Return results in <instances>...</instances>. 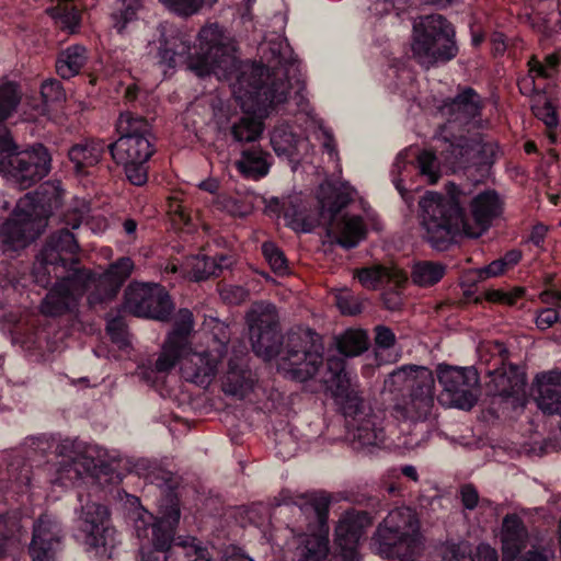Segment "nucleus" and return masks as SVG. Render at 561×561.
I'll use <instances>...</instances> for the list:
<instances>
[{
    "instance_id": "obj_52",
    "label": "nucleus",
    "mask_w": 561,
    "mask_h": 561,
    "mask_svg": "<svg viewBox=\"0 0 561 561\" xmlns=\"http://www.w3.org/2000/svg\"><path fill=\"white\" fill-rule=\"evenodd\" d=\"M534 114L541 119L548 127H554L558 124V116L552 104L543 96L538 94L531 105Z\"/></svg>"
},
{
    "instance_id": "obj_54",
    "label": "nucleus",
    "mask_w": 561,
    "mask_h": 561,
    "mask_svg": "<svg viewBox=\"0 0 561 561\" xmlns=\"http://www.w3.org/2000/svg\"><path fill=\"white\" fill-rule=\"evenodd\" d=\"M168 213L175 225L191 226V213L180 198L174 196L169 199Z\"/></svg>"
},
{
    "instance_id": "obj_39",
    "label": "nucleus",
    "mask_w": 561,
    "mask_h": 561,
    "mask_svg": "<svg viewBox=\"0 0 561 561\" xmlns=\"http://www.w3.org/2000/svg\"><path fill=\"white\" fill-rule=\"evenodd\" d=\"M87 50L83 46L73 45L68 47L56 61L57 73L64 79L75 77L87 62Z\"/></svg>"
},
{
    "instance_id": "obj_16",
    "label": "nucleus",
    "mask_w": 561,
    "mask_h": 561,
    "mask_svg": "<svg viewBox=\"0 0 561 561\" xmlns=\"http://www.w3.org/2000/svg\"><path fill=\"white\" fill-rule=\"evenodd\" d=\"M253 352L265 360L282 356L279 317L274 305L254 304L247 313Z\"/></svg>"
},
{
    "instance_id": "obj_26",
    "label": "nucleus",
    "mask_w": 561,
    "mask_h": 561,
    "mask_svg": "<svg viewBox=\"0 0 561 561\" xmlns=\"http://www.w3.org/2000/svg\"><path fill=\"white\" fill-rule=\"evenodd\" d=\"M373 524L365 512H346L335 528V543L340 548L341 561H359L357 545L365 529Z\"/></svg>"
},
{
    "instance_id": "obj_20",
    "label": "nucleus",
    "mask_w": 561,
    "mask_h": 561,
    "mask_svg": "<svg viewBox=\"0 0 561 561\" xmlns=\"http://www.w3.org/2000/svg\"><path fill=\"white\" fill-rule=\"evenodd\" d=\"M437 378L450 405L470 410L478 401L479 375L476 369L439 365Z\"/></svg>"
},
{
    "instance_id": "obj_24",
    "label": "nucleus",
    "mask_w": 561,
    "mask_h": 561,
    "mask_svg": "<svg viewBox=\"0 0 561 561\" xmlns=\"http://www.w3.org/2000/svg\"><path fill=\"white\" fill-rule=\"evenodd\" d=\"M77 271L61 274L56 278L55 286L48 291L41 304V313L46 317H59L71 312L78 305L79 298L89 291L83 284L72 282Z\"/></svg>"
},
{
    "instance_id": "obj_25",
    "label": "nucleus",
    "mask_w": 561,
    "mask_h": 561,
    "mask_svg": "<svg viewBox=\"0 0 561 561\" xmlns=\"http://www.w3.org/2000/svg\"><path fill=\"white\" fill-rule=\"evenodd\" d=\"M57 454L62 457L58 468L57 483L68 485L80 479L81 470L79 467L89 469L93 463L94 455L98 454L95 446H87L75 439H64L57 446Z\"/></svg>"
},
{
    "instance_id": "obj_53",
    "label": "nucleus",
    "mask_w": 561,
    "mask_h": 561,
    "mask_svg": "<svg viewBox=\"0 0 561 561\" xmlns=\"http://www.w3.org/2000/svg\"><path fill=\"white\" fill-rule=\"evenodd\" d=\"M336 305L340 311L346 316H355L363 309V301L359 297L354 296L350 290H340L335 296Z\"/></svg>"
},
{
    "instance_id": "obj_28",
    "label": "nucleus",
    "mask_w": 561,
    "mask_h": 561,
    "mask_svg": "<svg viewBox=\"0 0 561 561\" xmlns=\"http://www.w3.org/2000/svg\"><path fill=\"white\" fill-rule=\"evenodd\" d=\"M60 537L56 523L47 516L37 520L33 530V539L30 546V554L33 561H55L59 550Z\"/></svg>"
},
{
    "instance_id": "obj_63",
    "label": "nucleus",
    "mask_w": 561,
    "mask_h": 561,
    "mask_svg": "<svg viewBox=\"0 0 561 561\" xmlns=\"http://www.w3.org/2000/svg\"><path fill=\"white\" fill-rule=\"evenodd\" d=\"M317 138L322 141L323 148L329 152L331 157H336V148L333 135L327 128L320 127L317 130Z\"/></svg>"
},
{
    "instance_id": "obj_15",
    "label": "nucleus",
    "mask_w": 561,
    "mask_h": 561,
    "mask_svg": "<svg viewBox=\"0 0 561 561\" xmlns=\"http://www.w3.org/2000/svg\"><path fill=\"white\" fill-rule=\"evenodd\" d=\"M51 157L42 144L8 154L0 161V172L12 184L26 190L50 171Z\"/></svg>"
},
{
    "instance_id": "obj_55",
    "label": "nucleus",
    "mask_w": 561,
    "mask_h": 561,
    "mask_svg": "<svg viewBox=\"0 0 561 561\" xmlns=\"http://www.w3.org/2000/svg\"><path fill=\"white\" fill-rule=\"evenodd\" d=\"M525 290L522 287H515L512 290L491 289L485 293V298L491 302H500L512 306L522 298Z\"/></svg>"
},
{
    "instance_id": "obj_18",
    "label": "nucleus",
    "mask_w": 561,
    "mask_h": 561,
    "mask_svg": "<svg viewBox=\"0 0 561 561\" xmlns=\"http://www.w3.org/2000/svg\"><path fill=\"white\" fill-rule=\"evenodd\" d=\"M124 308L137 317L168 322L171 319L174 305L162 286L131 283L125 290Z\"/></svg>"
},
{
    "instance_id": "obj_49",
    "label": "nucleus",
    "mask_w": 561,
    "mask_h": 561,
    "mask_svg": "<svg viewBox=\"0 0 561 561\" xmlns=\"http://www.w3.org/2000/svg\"><path fill=\"white\" fill-rule=\"evenodd\" d=\"M440 561H473L471 547L467 541L446 542L439 548Z\"/></svg>"
},
{
    "instance_id": "obj_35",
    "label": "nucleus",
    "mask_w": 561,
    "mask_h": 561,
    "mask_svg": "<svg viewBox=\"0 0 561 561\" xmlns=\"http://www.w3.org/2000/svg\"><path fill=\"white\" fill-rule=\"evenodd\" d=\"M559 62L560 58L557 54L548 55L543 62L533 56L528 60L529 75L518 81L519 91L523 94H533L535 92V78H552L558 73Z\"/></svg>"
},
{
    "instance_id": "obj_45",
    "label": "nucleus",
    "mask_w": 561,
    "mask_h": 561,
    "mask_svg": "<svg viewBox=\"0 0 561 561\" xmlns=\"http://www.w3.org/2000/svg\"><path fill=\"white\" fill-rule=\"evenodd\" d=\"M165 9L170 12L188 18L197 14L205 7L211 8L217 0H160Z\"/></svg>"
},
{
    "instance_id": "obj_3",
    "label": "nucleus",
    "mask_w": 561,
    "mask_h": 561,
    "mask_svg": "<svg viewBox=\"0 0 561 561\" xmlns=\"http://www.w3.org/2000/svg\"><path fill=\"white\" fill-rule=\"evenodd\" d=\"M193 329L192 311L180 309L173 329L168 333L154 362L153 370L168 374L180 364V374L185 381L207 388L215 379L224 356L218 350H210V346L193 351L188 340Z\"/></svg>"
},
{
    "instance_id": "obj_10",
    "label": "nucleus",
    "mask_w": 561,
    "mask_h": 561,
    "mask_svg": "<svg viewBox=\"0 0 561 561\" xmlns=\"http://www.w3.org/2000/svg\"><path fill=\"white\" fill-rule=\"evenodd\" d=\"M323 364L320 336L310 329L298 328L287 333L277 368L285 376L304 382L313 378Z\"/></svg>"
},
{
    "instance_id": "obj_1",
    "label": "nucleus",
    "mask_w": 561,
    "mask_h": 561,
    "mask_svg": "<svg viewBox=\"0 0 561 561\" xmlns=\"http://www.w3.org/2000/svg\"><path fill=\"white\" fill-rule=\"evenodd\" d=\"M283 42L277 50L271 48L275 58L272 71L263 65H252L233 84V94L245 114L231 127L234 140L252 142L257 140L264 129L263 116L268 108L287 100L290 88L289 78L296 79L298 65L291 57L282 53Z\"/></svg>"
},
{
    "instance_id": "obj_19",
    "label": "nucleus",
    "mask_w": 561,
    "mask_h": 561,
    "mask_svg": "<svg viewBox=\"0 0 561 561\" xmlns=\"http://www.w3.org/2000/svg\"><path fill=\"white\" fill-rule=\"evenodd\" d=\"M483 352L491 353L494 357V369L488 370L491 376V385L494 393L503 398H513L518 404L524 405L526 377L517 367L505 365L507 350L503 343L490 342L480 348V358L484 360Z\"/></svg>"
},
{
    "instance_id": "obj_5",
    "label": "nucleus",
    "mask_w": 561,
    "mask_h": 561,
    "mask_svg": "<svg viewBox=\"0 0 561 561\" xmlns=\"http://www.w3.org/2000/svg\"><path fill=\"white\" fill-rule=\"evenodd\" d=\"M382 391L394 401L391 411L394 419L423 422L434 407V374L426 366L402 365L386 377Z\"/></svg>"
},
{
    "instance_id": "obj_57",
    "label": "nucleus",
    "mask_w": 561,
    "mask_h": 561,
    "mask_svg": "<svg viewBox=\"0 0 561 561\" xmlns=\"http://www.w3.org/2000/svg\"><path fill=\"white\" fill-rule=\"evenodd\" d=\"M220 296L230 305H239L248 298L249 293L242 286L228 285L221 288Z\"/></svg>"
},
{
    "instance_id": "obj_29",
    "label": "nucleus",
    "mask_w": 561,
    "mask_h": 561,
    "mask_svg": "<svg viewBox=\"0 0 561 561\" xmlns=\"http://www.w3.org/2000/svg\"><path fill=\"white\" fill-rule=\"evenodd\" d=\"M325 222L329 233L345 249L355 248L366 237V226L360 216L345 214Z\"/></svg>"
},
{
    "instance_id": "obj_42",
    "label": "nucleus",
    "mask_w": 561,
    "mask_h": 561,
    "mask_svg": "<svg viewBox=\"0 0 561 561\" xmlns=\"http://www.w3.org/2000/svg\"><path fill=\"white\" fill-rule=\"evenodd\" d=\"M21 99L22 92L16 82L0 81V123L8 119L16 111Z\"/></svg>"
},
{
    "instance_id": "obj_23",
    "label": "nucleus",
    "mask_w": 561,
    "mask_h": 561,
    "mask_svg": "<svg viewBox=\"0 0 561 561\" xmlns=\"http://www.w3.org/2000/svg\"><path fill=\"white\" fill-rule=\"evenodd\" d=\"M497 154V145L479 135L471 139L461 138L457 144H449L444 151V160L453 170H456L468 164L492 163Z\"/></svg>"
},
{
    "instance_id": "obj_40",
    "label": "nucleus",
    "mask_w": 561,
    "mask_h": 561,
    "mask_svg": "<svg viewBox=\"0 0 561 561\" xmlns=\"http://www.w3.org/2000/svg\"><path fill=\"white\" fill-rule=\"evenodd\" d=\"M336 346L344 356H358L368 348V335L364 330L348 329L336 339Z\"/></svg>"
},
{
    "instance_id": "obj_64",
    "label": "nucleus",
    "mask_w": 561,
    "mask_h": 561,
    "mask_svg": "<svg viewBox=\"0 0 561 561\" xmlns=\"http://www.w3.org/2000/svg\"><path fill=\"white\" fill-rule=\"evenodd\" d=\"M477 561H499L497 551L488 543H480L477 548Z\"/></svg>"
},
{
    "instance_id": "obj_56",
    "label": "nucleus",
    "mask_w": 561,
    "mask_h": 561,
    "mask_svg": "<svg viewBox=\"0 0 561 561\" xmlns=\"http://www.w3.org/2000/svg\"><path fill=\"white\" fill-rule=\"evenodd\" d=\"M41 95L45 103L60 101L64 98V90L58 80L50 79L42 83Z\"/></svg>"
},
{
    "instance_id": "obj_58",
    "label": "nucleus",
    "mask_w": 561,
    "mask_h": 561,
    "mask_svg": "<svg viewBox=\"0 0 561 561\" xmlns=\"http://www.w3.org/2000/svg\"><path fill=\"white\" fill-rule=\"evenodd\" d=\"M407 165V154L404 152H400L392 165V181L396 186V188L399 191L402 197H404L405 190L402 186V179L400 178L403 169H405Z\"/></svg>"
},
{
    "instance_id": "obj_17",
    "label": "nucleus",
    "mask_w": 561,
    "mask_h": 561,
    "mask_svg": "<svg viewBox=\"0 0 561 561\" xmlns=\"http://www.w3.org/2000/svg\"><path fill=\"white\" fill-rule=\"evenodd\" d=\"M134 270V261L128 256H123L110 264L101 274L92 273L89 270L77 271L72 282L85 285L90 291L89 304L95 305L114 298Z\"/></svg>"
},
{
    "instance_id": "obj_50",
    "label": "nucleus",
    "mask_w": 561,
    "mask_h": 561,
    "mask_svg": "<svg viewBox=\"0 0 561 561\" xmlns=\"http://www.w3.org/2000/svg\"><path fill=\"white\" fill-rule=\"evenodd\" d=\"M417 167L421 175L427 179L430 184H434L439 179V165L436 156L428 150H424L417 156Z\"/></svg>"
},
{
    "instance_id": "obj_47",
    "label": "nucleus",
    "mask_w": 561,
    "mask_h": 561,
    "mask_svg": "<svg viewBox=\"0 0 561 561\" xmlns=\"http://www.w3.org/2000/svg\"><path fill=\"white\" fill-rule=\"evenodd\" d=\"M299 140L296 136L287 130L286 127L275 128L271 136V145L278 154L289 156L297 151Z\"/></svg>"
},
{
    "instance_id": "obj_30",
    "label": "nucleus",
    "mask_w": 561,
    "mask_h": 561,
    "mask_svg": "<svg viewBox=\"0 0 561 561\" xmlns=\"http://www.w3.org/2000/svg\"><path fill=\"white\" fill-rule=\"evenodd\" d=\"M354 277L366 289L376 290L385 285L393 287L402 286L407 280V274L396 266L373 265L354 272Z\"/></svg>"
},
{
    "instance_id": "obj_38",
    "label": "nucleus",
    "mask_w": 561,
    "mask_h": 561,
    "mask_svg": "<svg viewBox=\"0 0 561 561\" xmlns=\"http://www.w3.org/2000/svg\"><path fill=\"white\" fill-rule=\"evenodd\" d=\"M250 375L249 370L230 360L228 371L222 381L224 392L238 399H243L253 388V380Z\"/></svg>"
},
{
    "instance_id": "obj_4",
    "label": "nucleus",
    "mask_w": 561,
    "mask_h": 561,
    "mask_svg": "<svg viewBox=\"0 0 561 561\" xmlns=\"http://www.w3.org/2000/svg\"><path fill=\"white\" fill-rule=\"evenodd\" d=\"M180 515L178 504H172L159 518L144 508L133 513L135 534L141 541L140 561H158L153 552L146 551L150 545L154 551L164 552V561H211L208 550L197 538H174Z\"/></svg>"
},
{
    "instance_id": "obj_6",
    "label": "nucleus",
    "mask_w": 561,
    "mask_h": 561,
    "mask_svg": "<svg viewBox=\"0 0 561 561\" xmlns=\"http://www.w3.org/2000/svg\"><path fill=\"white\" fill-rule=\"evenodd\" d=\"M119 138L107 146L113 160L123 165L127 180L137 186L148 181V161L154 153L149 123L134 114L122 113L117 119Z\"/></svg>"
},
{
    "instance_id": "obj_59",
    "label": "nucleus",
    "mask_w": 561,
    "mask_h": 561,
    "mask_svg": "<svg viewBox=\"0 0 561 561\" xmlns=\"http://www.w3.org/2000/svg\"><path fill=\"white\" fill-rule=\"evenodd\" d=\"M375 332V343L378 348L387 350L394 345L396 335L391 329L378 325L376 327Z\"/></svg>"
},
{
    "instance_id": "obj_62",
    "label": "nucleus",
    "mask_w": 561,
    "mask_h": 561,
    "mask_svg": "<svg viewBox=\"0 0 561 561\" xmlns=\"http://www.w3.org/2000/svg\"><path fill=\"white\" fill-rule=\"evenodd\" d=\"M505 271H507L505 263H503L502 259H499L491 262L488 266L481 268L479 271V277L480 279H486L489 277L502 275Z\"/></svg>"
},
{
    "instance_id": "obj_32",
    "label": "nucleus",
    "mask_w": 561,
    "mask_h": 561,
    "mask_svg": "<svg viewBox=\"0 0 561 561\" xmlns=\"http://www.w3.org/2000/svg\"><path fill=\"white\" fill-rule=\"evenodd\" d=\"M353 194L354 190L348 186L335 187L330 183L321 184L318 193L321 218L325 221L339 217L340 211L352 202Z\"/></svg>"
},
{
    "instance_id": "obj_2",
    "label": "nucleus",
    "mask_w": 561,
    "mask_h": 561,
    "mask_svg": "<svg viewBox=\"0 0 561 561\" xmlns=\"http://www.w3.org/2000/svg\"><path fill=\"white\" fill-rule=\"evenodd\" d=\"M199 54L192 55L191 36L181 31L162 34L159 64L168 69L185 65L198 77L216 75L227 78L236 69L234 47L218 24H206L197 36Z\"/></svg>"
},
{
    "instance_id": "obj_37",
    "label": "nucleus",
    "mask_w": 561,
    "mask_h": 561,
    "mask_svg": "<svg viewBox=\"0 0 561 561\" xmlns=\"http://www.w3.org/2000/svg\"><path fill=\"white\" fill-rule=\"evenodd\" d=\"M354 439L362 447L382 445L386 440V434L381 426V420L375 414H367L364 419L358 420Z\"/></svg>"
},
{
    "instance_id": "obj_21",
    "label": "nucleus",
    "mask_w": 561,
    "mask_h": 561,
    "mask_svg": "<svg viewBox=\"0 0 561 561\" xmlns=\"http://www.w3.org/2000/svg\"><path fill=\"white\" fill-rule=\"evenodd\" d=\"M81 518L87 551L99 558H110L116 546V537L115 529L107 523V508L98 503H88L82 507Z\"/></svg>"
},
{
    "instance_id": "obj_61",
    "label": "nucleus",
    "mask_w": 561,
    "mask_h": 561,
    "mask_svg": "<svg viewBox=\"0 0 561 561\" xmlns=\"http://www.w3.org/2000/svg\"><path fill=\"white\" fill-rule=\"evenodd\" d=\"M559 320V312L553 308L540 310L536 317V324L540 330H547Z\"/></svg>"
},
{
    "instance_id": "obj_43",
    "label": "nucleus",
    "mask_w": 561,
    "mask_h": 561,
    "mask_svg": "<svg viewBox=\"0 0 561 561\" xmlns=\"http://www.w3.org/2000/svg\"><path fill=\"white\" fill-rule=\"evenodd\" d=\"M202 330L211 336V342H208L207 346H210V350H218L224 356L229 339L228 325L217 318L206 317Z\"/></svg>"
},
{
    "instance_id": "obj_48",
    "label": "nucleus",
    "mask_w": 561,
    "mask_h": 561,
    "mask_svg": "<svg viewBox=\"0 0 561 561\" xmlns=\"http://www.w3.org/2000/svg\"><path fill=\"white\" fill-rule=\"evenodd\" d=\"M214 205L232 217H244L251 213V206L245 201L227 194L218 195Z\"/></svg>"
},
{
    "instance_id": "obj_9",
    "label": "nucleus",
    "mask_w": 561,
    "mask_h": 561,
    "mask_svg": "<svg viewBox=\"0 0 561 561\" xmlns=\"http://www.w3.org/2000/svg\"><path fill=\"white\" fill-rule=\"evenodd\" d=\"M331 495L322 490L294 494L284 502L293 504L306 516L308 527L319 534L301 538L294 551L293 561H324L329 554L328 516Z\"/></svg>"
},
{
    "instance_id": "obj_13",
    "label": "nucleus",
    "mask_w": 561,
    "mask_h": 561,
    "mask_svg": "<svg viewBox=\"0 0 561 561\" xmlns=\"http://www.w3.org/2000/svg\"><path fill=\"white\" fill-rule=\"evenodd\" d=\"M45 205L38 192L19 199L12 216L0 226V245L4 253L24 249L36 237V220L46 214Z\"/></svg>"
},
{
    "instance_id": "obj_11",
    "label": "nucleus",
    "mask_w": 561,
    "mask_h": 561,
    "mask_svg": "<svg viewBox=\"0 0 561 561\" xmlns=\"http://www.w3.org/2000/svg\"><path fill=\"white\" fill-rule=\"evenodd\" d=\"M454 37L451 24L442 15L421 18L413 26V57L425 68L448 61L458 51Z\"/></svg>"
},
{
    "instance_id": "obj_60",
    "label": "nucleus",
    "mask_w": 561,
    "mask_h": 561,
    "mask_svg": "<svg viewBox=\"0 0 561 561\" xmlns=\"http://www.w3.org/2000/svg\"><path fill=\"white\" fill-rule=\"evenodd\" d=\"M460 499L465 508L474 510L479 502V493L472 484H465L460 488Z\"/></svg>"
},
{
    "instance_id": "obj_46",
    "label": "nucleus",
    "mask_w": 561,
    "mask_h": 561,
    "mask_svg": "<svg viewBox=\"0 0 561 561\" xmlns=\"http://www.w3.org/2000/svg\"><path fill=\"white\" fill-rule=\"evenodd\" d=\"M138 0H118L115 12L112 14L114 27L118 33H122L127 24L137 19V13L140 9Z\"/></svg>"
},
{
    "instance_id": "obj_33",
    "label": "nucleus",
    "mask_w": 561,
    "mask_h": 561,
    "mask_svg": "<svg viewBox=\"0 0 561 561\" xmlns=\"http://www.w3.org/2000/svg\"><path fill=\"white\" fill-rule=\"evenodd\" d=\"M106 145L103 140H87L77 144L69 149L68 156L75 164L78 174L85 173V169L98 164L105 151Z\"/></svg>"
},
{
    "instance_id": "obj_36",
    "label": "nucleus",
    "mask_w": 561,
    "mask_h": 561,
    "mask_svg": "<svg viewBox=\"0 0 561 561\" xmlns=\"http://www.w3.org/2000/svg\"><path fill=\"white\" fill-rule=\"evenodd\" d=\"M268 153L259 147L243 150L236 165L245 178L259 180L270 171Z\"/></svg>"
},
{
    "instance_id": "obj_14",
    "label": "nucleus",
    "mask_w": 561,
    "mask_h": 561,
    "mask_svg": "<svg viewBox=\"0 0 561 561\" xmlns=\"http://www.w3.org/2000/svg\"><path fill=\"white\" fill-rule=\"evenodd\" d=\"M78 251L79 244L69 230L62 229L51 234L34 264L35 282L46 287L53 278H58L61 274H70L72 271H79L80 268L72 267L78 263L76 256Z\"/></svg>"
},
{
    "instance_id": "obj_22",
    "label": "nucleus",
    "mask_w": 561,
    "mask_h": 561,
    "mask_svg": "<svg viewBox=\"0 0 561 561\" xmlns=\"http://www.w3.org/2000/svg\"><path fill=\"white\" fill-rule=\"evenodd\" d=\"M328 376L322 379L332 397L341 405L346 416L357 419L362 412L363 400L357 387L353 385L350 374L345 370V362L340 357L328 359Z\"/></svg>"
},
{
    "instance_id": "obj_8",
    "label": "nucleus",
    "mask_w": 561,
    "mask_h": 561,
    "mask_svg": "<svg viewBox=\"0 0 561 561\" xmlns=\"http://www.w3.org/2000/svg\"><path fill=\"white\" fill-rule=\"evenodd\" d=\"M371 545L383 558L413 561L423 549L416 512L407 506L390 511L373 536Z\"/></svg>"
},
{
    "instance_id": "obj_12",
    "label": "nucleus",
    "mask_w": 561,
    "mask_h": 561,
    "mask_svg": "<svg viewBox=\"0 0 561 561\" xmlns=\"http://www.w3.org/2000/svg\"><path fill=\"white\" fill-rule=\"evenodd\" d=\"M502 561H554L553 542L529 535L523 519L516 514L504 516L500 533Z\"/></svg>"
},
{
    "instance_id": "obj_34",
    "label": "nucleus",
    "mask_w": 561,
    "mask_h": 561,
    "mask_svg": "<svg viewBox=\"0 0 561 561\" xmlns=\"http://www.w3.org/2000/svg\"><path fill=\"white\" fill-rule=\"evenodd\" d=\"M91 208L85 199L76 198L64 215V221L72 229H77L85 221L95 232L104 231L107 227V220L103 216L91 215Z\"/></svg>"
},
{
    "instance_id": "obj_27",
    "label": "nucleus",
    "mask_w": 561,
    "mask_h": 561,
    "mask_svg": "<svg viewBox=\"0 0 561 561\" xmlns=\"http://www.w3.org/2000/svg\"><path fill=\"white\" fill-rule=\"evenodd\" d=\"M470 216L463 213L465 236L469 238L481 237L500 216L502 203L495 192L486 191L474 196L470 204Z\"/></svg>"
},
{
    "instance_id": "obj_51",
    "label": "nucleus",
    "mask_w": 561,
    "mask_h": 561,
    "mask_svg": "<svg viewBox=\"0 0 561 561\" xmlns=\"http://www.w3.org/2000/svg\"><path fill=\"white\" fill-rule=\"evenodd\" d=\"M262 253L275 273L283 275L287 272V260L273 242H264L262 244Z\"/></svg>"
},
{
    "instance_id": "obj_41",
    "label": "nucleus",
    "mask_w": 561,
    "mask_h": 561,
    "mask_svg": "<svg viewBox=\"0 0 561 561\" xmlns=\"http://www.w3.org/2000/svg\"><path fill=\"white\" fill-rule=\"evenodd\" d=\"M227 257L220 255L219 257H210L207 255H197L190 260L191 278L198 282L206 279L224 267L228 266Z\"/></svg>"
},
{
    "instance_id": "obj_44",
    "label": "nucleus",
    "mask_w": 561,
    "mask_h": 561,
    "mask_svg": "<svg viewBox=\"0 0 561 561\" xmlns=\"http://www.w3.org/2000/svg\"><path fill=\"white\" fill-rule=\"evenodd\" d=\"M445 266L435 262H419L413 266L412 279L420 286H432L440 280Z\"/></svg>"
},
{
    "instance_id": "obj_7",
    "label": "nucleus",
    "mask_w": 561,
    "mask_h": 561,
    "mask_svg": "<svg viewBox=\"0 0 561 561\" xmlns=\"http://www.w3.org/2000/svg\"><path fill=\"white\" fill-rule=\"evenodd\" d=\"M447 194L428 191L419 202L423 237L433 248L444 249L456 236H465L461 192L454 183Z\"/></svg>"
},
{
    "instance_id": "obj_31",
    "label": "nucleus",
    "mask_w": 561,
    "mask_h": 561,
    "mask_svg": "<svg viewBox=\"0 0 561 561\" xmlns=\"http://www.w3.org/2000/svg\"><path fill=\"white\" fill-rule=\"evenodd\" d=\"M479 95L470 88L465 89L455 99L445 102L439 112L449 122H467L480 114Z\"/></svg>"
}]
</instances>
